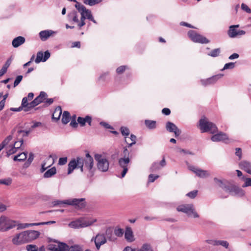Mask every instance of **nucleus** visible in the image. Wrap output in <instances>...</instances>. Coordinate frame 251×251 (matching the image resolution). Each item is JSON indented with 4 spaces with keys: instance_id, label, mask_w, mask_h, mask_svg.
<instances>
[{
    "instance_id": "nucleus-1",
    "label": "nucleus",
    "mask_w": 251,
    "mask_h": 251,
    "mask_svg": "<svg viewBox=\"0 0 251 251\" xmlns=\"http://www.w3.org/2000/svg\"><path fill=\"white\" fill-rule=\"evenodd\" d=\"M214 181L219 187L233 196L242 197L245 195V191L243 189L229 182L222 180L217 178H214Z\"/></svg>"
},
{
    "instance_id": "nucleus-2",
    "label": "nucleus",
    "mask_w": 251,
    "mask_h": 251,
    "mask_svg": "<svg viewBox=\"0 0 251 251\" xmlns=\"http://www.w3.org/2000/svg\"><path fill=\"white\" fill-rule=\"evenodd\" d=\"M75 7L81 14L80 23L79 25V28L85 25L84 21L86 19L89 20L95 24H97V22L94 19L90 10L87 9L83 5L78 2H76Z\"/></svg>"
},
{
    "instance_id": "nucleus-3",
    "label": "nucleus",
    "mask_w": 251,
    "mask_h": 251,
    "mask_svg": "<svg viewBox=\"0 0 251 251\" xmlns=\"http://www.w3.org/2000/svg\"><path fill=\"white\" fill-rule=\"evenodd\" d=\"M95 159L97 162L98 170L101 172H106L108 170L109 161L107 158L100 154H96Z\"/></svg>"
},
{
    "instance_id": "nucleus-4",
    "label": "nucleus",
    "mask_w": 251,
    "mask_h": 251,
    "mask_svg": "<svg viewBox=\"0 0 251 251\" xmlns=\"http://www.w3.org/2000/svg\"><path fill=\"white\" fill-rule=\"evenodd\" d=\"M16 225V221L11 220L4 215L0 217V231H7L15 227Z\"/></svg>"
},
{
    "instance_id": "nucleus-5",
    "label": "nucleus",
    "mask_w": 251,
    "mask_h": 251,
    "mask_svg": "<svg viewBox=\"0 0 251 251\" xmlns=\"http://www.w3.org/2000/svg\"><path fill=\"white\" fill-rule=\"evenodd\" d=\"M176 210L178 212H182L185 213L189 217H192L194 218H198L200 216L196 211L194 206L193 204H185L178 205Z\"/></svg>"
},
{
    "instance_id": "nucleus-6",
    "label": "nucleus",
    "mask_w": 251,
    "mask_h": 251,
    "mask_svg": "<svg viewBox=\"0 0 251 251\" xmlns=\"http://www.w3.org/2000/svg\"><path fill=\"white\" fill-rule=\"evenodd\" d=\"M199 125L202 132L209 131L213 134L215 133L218 130L217 126L214 124L209 122L205 118L201 119Z\"/></svg>"
},
{
    "instance_id": "nucleus-7",
    "label": "nucleus",
    "mask_w": 251,
    "mask_h": 251,
    "mask_svg": "<svg viewBox=\"0 0 251 251\" xmlns=\"http://www.w3.org/2000/svg\"><path fill=\"white\" fill-rule=\"evenodd\" d=\"M82 168L88 170L91 176L94 175V160L89 153L86 154L85 158L82 157Z\"/></svg>"
},
{
    "instance_id": "nucleus-8",
    "label": "nucleus",
    "mask_w": 251,
    "mask_h": 251,
    "mask_svg": "<svg viewBox=\"0 0 251 251\" xmlns=\"http://www.w3.org/2000/svg\"><path fill=\"white\" fill-rule=\"evenodd\" d=\"M188 36L193 42L195 43L201 44H207L209 43V41L206 38L193 30H190L188 31Z\"/></svg>"
},
{
    "instance_id": "nucleus-9",
    "label": "nucleus",
    "mask_w": 251,
    "mask_h": 251,
    "mask_svg": "<svg viewBox=\"0 0 251 251\" xmlns=\"http://www.w3.org/2000/svg\"><path fill=\"white\" fill-rule=\"evenodd\" d=\"M84 200V199H73L67 200L63 201H57L54 202V205H60L62 204H66L71 205L77 206L78 207L81 208L84 206L83 203L82 202Z\"/></svg>"
},
{
    "instance_id": "nucleus-10",
    "label": "nucleus",
    "mask_w": 251,
    "mask_h": 251,
    "mask_svg": "<svg viewBox=\"0 0 251 251\" xmlns=\"http://www.w3.org/2000/svg\"><path fill=\"white\" fill-rule=\"evenodd\" d=\"M82 157H77L76 159L72 160L68 164V174H71L76 168H79L81 172H83L82 168Z\"/></svg>"
},
{
    "instance_id": "nucleus-11",
    "label": "nucleus",
    "mask_w": 251,
    "mask_h": 251,
    "mask_svg": "<svg viewBox=\"0 0 251 251\" xmlns=\"http://www.w3.org/2000/svg\"><path fill=\"white\" fill-rule=\"evenodd\" d=\"M188 168L200 178H206L210 176V174L208 171L201 169L194 166H189Z\"/></svg>"
},
{
    "instance_id": "nucleus-12",
    "label": "nucleus",
    "mask_w": 251,
    "mask_h": 251,
    "mask_svg": "<svg viewBox=\"0 0 251 251\" xmlns=\"http://www.w3.org/2000/svg\"><path fill=\"white\" fill-rule=\"evenodd\" d=\"M130 159L128 156L126 157L120 158L119 159V164L121 168H123L121 173V177H124L128 171L127 166L129 163Z\"/></svg>"
},
{
    "instance_id": "nucleus-13",
    "label": "nucleus",
    "mask_w": 251,
    "mask_h": 251,
    "mask_svg": "<svg viewBox=\"0 0 251 251\" xmlns=\"http://www.w3.org/2000/svg\"><path fill=\"white\" fill-rule=\"evenodd\" d=\"M24 232L26 243L30 242L36 240L40 235V233L36 230H29L25 231Z\"/></svg>"
},
{
    "instance_id": "nucleus-14",
    "label": "nucleus",
    "mask_w": 251,
    "mask_h": 251,
    "mask_svg": "<svg viewBox=\"0 0 251 251\" xmlns=\"http://www.w3.org/2000/svg\"><path fill=\"white\" fill-rule=\"evenodd\" d=\"M223 76V74H218L205 79L201 80V84L204 86L215 84L219 79Z\"/></svg>"
},
{
    "instance_id": "nucleus-15",
    "label": "nucleus",
    "mask_w": 251,
    "mask_h": 251,
    "mask_svg": "<svg viewBox=\"0 0 251 251\" xmlns=\"http://www.w3.org/2000/svg\"><path fill=\"white\" fill-rule=\"evenodd\" d=\"M12 241L13 244L17 245L26 243L25 232L23 231L16 234L13 238Z\"/></svg>"
},
{
    "instance_id": "nucleus-16",
    "label": "nucleus",
    "mask_w": 251,
    "mask_h": 251,
    "mask_svg": "<svg viewBox=\"0 0 251 251\" xmlns=\"http://www.w3.org/2000/svg\"><path fill=\"white\" fill-rule=\"evenodd\" d=\"M94 241L96 248L99 250L102 245L106 242V239L103 234H98L92 241Z\"/></svg>"
},
{
    "instance_id": "nucleus-17",
    "label": "nucleus",
    "mask_w": 251,
    "mask_h": 251,
    "mask_svg": "<svg viewBox=\"0 0 251 251\" xmlns=\"http://www.w3.org/2000/svg\"><path fill=\"white\" fill-rule=\"evenodd\" d=\"M166 128L169 132H174L176 137L179 136L181 134L180 130H179L174 123L171 122L166 123Z\"/></svg>"
},
{
    "instance_id": "nucleus-18",
    "label": "nucleus",
    "mask_w": 251,
    "mask_h": 251,
    "mask_svg": "<svg viewBox=\"0 0 251 251\" xmlns=\"http://www.w3.org/2000/svg\"><path fill=\"white\" fill-rule=\"evenodd\" d=\"M47 97V94L44 92H41L40 95L36 97L33 101L30 102V105L32 108H34L40 103L45 101Z\"/></svg>"
},
{
    "instance_id": "nucleus-19",
    "label": "nucleus",
    "mask_w": 251,
    "mask_h": 251,
    "mask_svg": "<svg viewBox=\"0 0 251 251\" xmlns=\"http://www.w3.org/2000/svg\"><path fill=\"white\" fill-rule=\"evenodd\" d=\"M50 53L48 50L44 52L42 51H39L37 53L36 58L35 60V62L36 63H39L40 62H45L50 57Z\"/></svg>"
},
{
    "instance_id": "nucleus-20",
    "label": "nucleus",
    "mask_w": 251,
    "mask_h": 251,
    "mask_svg": "<svg viewBox=\"0 0 251 251\" xmlns=\"http://www.w3.org/2000/svg\"><path fill=\"white\" fill-rule=\"evenodd\" d=\"M211 139L213 142L225 141L227 142L226 140H228V138L226 134L220 132L218 134L213 135Z\"/></svg>"
},
{
    "instance_id": "nucleus-21",
    "label": "nucleus",
    "mask_w": 251,
    "mask_h": 251,
    "mask_svg": "<svg viewBox=\"0 0 251 251\" xmlns=\"http://www.w3.org/2000/svg\"><path fill=\"white\" fill-rule=\"evenodd\" d=\"M56 33V31L51 30H45L40 32L39 36L43 41L47 40L50 36Z\"/></svg>"
},
{
    "instance_id": "nucleus-22",
    "label": "nucleus",
    "mask_w": 251,
    "mask_h": 251,
    "mask_svg": "<svg viewBox=\"0 0 251 251\" xmlns=\"http://www.w3.org/2000/svg\"><path fill=\"white\" fill-rule=\"evenodd\" d=\"M206 242L213 246H221L226 249H227L229 246L228 242L225 240H208Z\"/></svg>"
},
{
    "instance_id": "nucleus-23",
    "label": "nucleus",
    "mask_w": 251,
    "mask_h": 251,
    "mask_svg": "<svg viewBox=\"0 0 251 251\" xmlns=\"http://www.w3.org/2000/svg\"><path fill=\"white\" fill-rule=\"evenodd\" d=\"M79 219L81 228L90 226L97 221L96 219H88L85 218H80Z\"/></svg>"
},
{
    "instance_id": "nucleus-24",
    "label": "nucleus",
    "mask_w": 251,
    "mask_h": 251,
    "mask_svg": "<svg viewBox=\"0 0 251 251\" xmlns=\"http://www.w3.org/2000/svg\"><path fill=\"white\" fill-rule=\"evenodd\" d=\"M240 168L251 175V163L247 161H243L239 163Z\"/></svg>"
},
{
    "instance_id": "nucleus-25",
    "label": "nucleus",
    "mask_w": 251,
    "mask_h": 251,
    "mask_svg": "<svg viewBox=\"0 0 251 251\" xmlns=\"http://www.w3.org/2000/svg\"><path fill=\"white\" fill-rule=\"evenodd\" d=\"M25 41V38L23 36H18L15 38L12 41V45L14 48H18Z\"/></svg>"
},
{
    "instance_id": "nucleus-26",
    "label": "nucleus",
    "mask_w": 251,
    "mask_h": 251,
    "mask_svg": "<svg viewBox=\"0 0 251 251\" xmlns=\"http://www.w3.org/2000/svg\"><path fill=\"white\" fill-rule=\"evenodd\" d=\"M68 17L70 21L76 23L79 27L80 21L79 20V16L76 11H72L68 14Z\"/></svg>"
},
{
    "instance_id": "nucleus-27",
    "label": "nucleus",
    "mask_w": 251,
    "mask_h": 251,
    "mask_svg": "<svg viewBox=\"0 0 251 251\" xmlns=\"http://www.w3.org/2000/svg\"><path fill=\"white\" fill-rule=\"evenodd\" d=\"M28 100L27 97H24L22 101L21 106L24 108L25 112L30 110L32 108L30 105V102H28Z\"/></svg>"
},
{
    "instance_id": "nucleus-28",
    "label": "nucleus",
    "mask_w": 251,
    "mask_h": 251,
    "mask_svg": "<svg viewBox=\"0 0 251 251\" xmlns=\"http://www.w3.org/2000/svg\"><path fill=\"white\" fill-rule=\"evenodd\" d=\"M125 237L126 239L129 242L134 241V236L132 229L130 227H127L125 233Z\"/></svg>"
},
{
    "instance_id": "nucleus-29",
    "label": "nucleus",
    "mask_w": 251,
    "mask_h": 251,
    "mask_svg": "<svg viewBox=\"0 0 251 251\" xmlns=\"http://www.w3.org/2000/svg\"><path fill=\"white\" fill-rule=\"evenodd\" d=\"M239 25H231L228 31V35L230 38H235L237 36L238 30L235 28L239 27Z\"/></svg>"
},
{
    "instance_id": "nucleus-30",
    "label": "nucleus",
    "mask_w": 251,
    "mask_h": 251,
    "mask_svg": "<svg viewBox=\"0 0 251 251\" xmlns=\"http://www.w3.org/2000/svg\"><path fill=\"white\" fill-rule=\"evenodd\" d=\"M5 150L6 151V156L9 157L10 155L16 153L17 151V149L13 146V145H6Z\"/></svg>"
},
{
    "instance_id": "nucleus-31",
    "label": "nucleus",
    "mask_w": 251,
    "mask_h": 251,
    "mask_svg": "<svg viewBox=\"0 0 251 251\" xmlns=\"http://www.w3.org/2000/svg\"><path fill=\"white\" fill-rule=\"evenodd\" d=\"M125 142L128 144V147H130L136 143V136L133 134H131L129 138L125 137Z\"/></svg>"
},
{
    "instance_id": "nucleus-32",
    "label": "nucleus",
    "mask_w": 251,
    "mask_h": 251,
    "mask_svg": "<svg viewBox=\"0 0 251 251\" xmlns=\"http://www.w3.org/2000/svg\"><path fill=\"white\" fill-rule=\"evenodd\" d=\"M27 152H23L21 153L18 154L17 155H15L13 157V160L14 161H17L19 162L23 161L25 160L27 157Z\"/></svg>"
},
{
    "instance_id": "nucleus-33",
    "label": "nucleus",
    "mask_w": 251,
    "mask_h": 251,
    "mask_svg": "<svg viewBox=\"0 0 251 251\" xmlns=\"http://www.w3.org/2000/svg\"><path fill=\"white\" fill-rule=\"evenodd\" d=\"M61 114V108L60 106H58L55 109L54 111L52 114V118L57 121L60 119Z\"/></svg>"
},
{
    "instance_id": "nucleus-34",
    "label": "nucleus",
    "mask_w": 251,
    "mask_h": 251,
    "mask_svg": "<svg viewBox=\"0 0 251 251\" xmlns=\"http://www.w3.org/2000/svg\"><path fill=\"white\" fill-rule=\"evenodd\" d=\"M57 248L56 251H69V247L65 243L57 242Z\"/></svg>"
},
{
    "instance_id": "nucleus-35",
    "label": "nucleus",
    "mask_w": 251,
    "mask_h": 251,
    "mask_svg": "<svg viewBox=\"0 0 251 251\" xmlns=\"http://www.w3.org/2000/svg\"><path fill=\"white\" fill-rule=\"evenodd\" d=\"M12 135H9L8 136L1 144H0V151L10 142L12 139Z\"/></svg>"
},
{
    "instance_id": "nucleus-36",
    "label": "nucleus",
    "mask_w": 251,
    "mask_h": 251,
    "mask_svg": "<svg viewBox=\"0 0 251 251\" xmlns=\"http://www.w3.org/2000/svg\"><path fill=\"white\" fill-rule=\"evenodd\" d=\"M70 115L69 112L65 111L62 115V122L64 124H67L70 120Z\"/></svg>"
},
{
    "instance_id": "nucleus-37",
    "label": "nucleus",
    "mask_w": 251,
    "mask_h": 251,
    "mask_svg": "<svg viewBox=\"0 0 251 251\" xmlns=\"http://www.w3.org/2000/svg\"><path fill=\"white\" fill-rule=\"evenodd\" d=\"M56 170L55 167H52L47 171L44 174V177L49 178L52 176L56 174Z\"/></svg>"
},
{
    "instance_id": "nucleus-38",
    "label": "nucleus",
    "mask_w": 251,
    "mask_h": 251,
    "mask_svg": "<svg viewBox=\"0 0 251 251\" xmlns=\"http://www.w3.org/2000/svg\"><path fill=\"white\" fill-rule=\"evenodd\" d=\"M51 156H50L49 157L47 158L45 161L42 164L41 168V173H43L44 172H45L48 167H49L50 165H52L53 162L50 163V164H49V165H47V166L46 165V163L50 161H51Z\"/></svg>"
},
{
    "instance_id": "nucleus-39",
    "label": "nucleus",
    "mask_w": 251,
    "mask_h": 251,
    "mask_svg": "<svg viewBox=\"0 0 251 251\" xmlns=\"http://www.w3.org/2000/svg\"><path fill=\"white\" fill-rule=\"evenodd\" d=\"M145 124L149 129H152L156 128V122L151 120H145Z\"/></svg>"
},
{
    "instance_id": "nucleus-40",
    "label": "nucleus",
    "mask_w": 251,
    "mask_h": 251,
    "mask_svg": "<svg viewBox=\"0 0 251 251\" xmlns=\"http://www.w3.org/2000/svg\"><path fill=\"white\" fill-rule=\"evenodd\" d=\"M37 226V224L36 223H25V224H18L17 222V225L16 226H18V229H24L27 227H29L30 226Z\"/></svg>"
},
{
    "instance_id": "nucleus-41",
    "label": "nucleus",
    "mask_w": 251,
    "mask_h": 251,
    "mask_svg": "<svg viewBox=\"0 0 251 251\" xmlns=\"http://www.w3.org/2000/svg\"><path fill=\"white\" fill-rule=\"evenodd\" d=\"M133 251H153V250L150 244H144L140 249H134Z\"/></svg>"
},
{
    "instance_id": "nucleus-42",
    "label": "nucleus",
    "mask_w": 251,
    "mask_h": 251,
    "mask_svg": "<svg viewBox=\"0 0 251 251\" xmlns=\"http://www.w3.org/2000/svg\"><path fill=\"white\" fill-rule=\"evenodd\" d=\"M69 226L71 227L74 228H81L80 227V221H79V219L76 220H75V221L71 222L69 224Z\"/></svg>"
},
{
    "instance_id": "nucleus-43",
    "label": "nucleus",
    "mask_w": 251,
    "mask_h": 251,
    "mask_svg": "<svg viewBox=\"0 0 251 251\" xmlns=\"http://www.w3.org/2000/svg\"><path fill=\"white\" fill-rule=\"evenodd\" d=\"M102 0H84L83 2L87 5L93 6L96 4L100 3Z\"/></svg>"
},
{
    "instance_id": "nucleus-44",
    "label": "nucleus",
    "mask_w": 251,
    "mask_h": 251,
    "mask_svg": "<svg viewBox=\"0 0 251 251\" xmlns=\"http://www.w3.org/2000/svg\"><path fill=\"white\" fill-rule=\"evenodd\" d=\"M34 158V155L32 153H30L29 154V156L27 159V160L24 163V168H27L29 166L31 162H32Z\"/></svg>"
},
{
    "instance_id": "nucleus-45",
    "label": "nucleus",
    "mask_w": 251,
    "mask_h": 251,
    "mask_svg": "<svg viewBox=\"0 0 251 251\" xmlns=\"http://www.w3.org/2000/svg\"><path fill=\"white\" fill-rule=\"evenodd\" d=\"M122 134L125 137H127L130 134V131L128 128L126 126H122L120 128Z\"/></svg>"
},
{
    "instance_id": "nucleus-46",
    "label": "nucleus",
    "mask_w": 251,
    "mask_h": 251,
    "mask_svg": "<svg viewBox=\"0 0 251 251\" xmlns=\"http://www.w3.org/2000/svg\"><path fill=\"white\" fill-rule=\"evenodd\" d=\"M160 168L161 167L159 164V163L154 162L152 164V166L150 168V170L151 172H154L159 170V169H160Z\"/></svg>"
},
{
    "instance_id": "nucleus-47",
    "label": "nucleus",
    "mask_w": 251,
    "mask_h": 251,
    "mask_svg": "<svg viewBox=\"0 0 251 251\" xmlns=\"http://www.w3.org/2000/svg\"><path fill=\"white\" fill-rule=\"evenodd\" d=\"M220 53V49H216L213 50L209 53H208V55L211 56L212 57H217L219 55Z\"/></svg>"
},
{
    "instance_id": "nucleus-48",
    "label": "nucleus",
    "mask_w": 251,
    "mask_h": 251,
    "mask_svg": "<svg viewBox=\"0 0 251 251\" xmlns=\"http://www.w3.org/2000/svg\"><path fill=\"white\" fill-rule=\"evenodd\" d=\"M12 183V179L11 178H7L4 179H0V184H4L7 186L11 185Z\"/></svg>"
},
{
    "instance_id": "nucleus-49",
    "label": "nucleus",
    "mask_w": 251,
    "mask_h": 251,
    "mask_svg": "<svg viewBox=\"0 0 251 251\" xmlns=\"http://www.w3.org/2000/svg\"><path fill=\"white\" fill-rule=\"evenodd\" d=\"M24 140L23 139H21L19 140H17L15 141L13 145L17 150L20 149L23 144Z\"/></svg>"
},
{
    "instance_id": "nucleus-50",
    "label": "nucleus",
    "mask_w": 251,
    "mask_h": 251,
    "mask_svg": "<svg viewBox=\"0 0 251 251\" xmlns=\"http://www.w3.org/2000/svg\"><path fill=\"white\" fill-rule=\"evenodd\" d=\"M54 242L55 243V244H50L48 246V249L49 251H56L57 246V242L55 241H54Z\"/></svg>"
},
{
    "instance_id": "nucleus-51",
    "label": "nucleus",
    "mask_w": 251,
    "mask_h": 251,
    "mask_svg": "<svg viewBox=\"0 0 251 251\" xmlns=\"http://www.w3.org/2000/svg\"><path fill=\"white\" fill-rule=\"evenodd\" d=\"M69 251H83V250L79 246L75 245L70 247Z\"/></svg>"
},
{
    "instance_id": "nucleus-52",
    "label": "nucleus",
    "mask_w": 251,
    "mask_h": 251,
    "mask_svg": "<svg viewBox=\"0 0 251 251\" xmlns=\"http://www.w3.org/2000/svg\"><path fill=\"white\" fill-rule=\"evenodd\" d=\"M27 251H37L38 248L35 245H28L26 247Z\"/></svg>"
},
{
    "instance_id": "nucleus-53",
    "label": "nucleus",
    "mask_w": 251,
    "mask_h": 251,
    "mask_svg": "<svg viewBox=\"0 0 251 251\" xmlns=\"http://www.w3.org/2000/svg\"><path fill=\"white\" fill-rule=\"evenodd\" d=\"M235 67V63L233 62H230L228 63H226L222 70H226V69H231L234 68Z\"/></svg>"
},
{
    "instance_id": "nucleus-54",
    "label": "nucleus",
    "mask_w": 251,
    "mask_h": 251,
    "mask_svg": "<svg viewBox=\"0 0 251 251\" xmlns=\"http://www.w3.org/2000/svg\"><path fill=\"white\" fill-rule=\"evenodd\" d=\"M241 8L243 11L246 12L247 13H251V9L249 7V6L247 4L244 3H242Z\"/></svg>"
},
{
    "instance_id": "nucleus-55",
    "label": "nucleus",
    "mask_w": 251,
    "mask_h": 251,
    "mask_svg": "<svg viewBox=\"0 0 251 251\" xmlns=\"http://www.w3.org/2000/svg\"><path fill=\"white\" fill-rule=\"evenodd\" d=\"M23 79V76L21 75H18L16 77L14 82V87H15L21 82Z\"/></svg>"
},
{
    "instance_id": "nucleus-56",
    "label": "nucleus",
    "mask_w": 251,
    "mask_h": 251,
    "mask_svg": "<svg viewBox=\"0 0 251 251\" xmlns=\"http://www.w3.org/2000/svg\"><path fill=\"white\" fill-rule=\"evenodd\" d=\"M198 194V191L197 190H194L193 191H191L186 194V196L189 197L191 199H194L195 198Z\"/></svg>"
},
{
    "instance_id": "nucleus-57",
    "label": "nucleus",
    "mask_w": 251,
    "mask_h": 251,
    "mask_svg": "<svg viewBox=\"0 0 251 251\" xmlns=\"http://www.w3.org/2000/svg\"><path fill=\"white\" fill-rule=\"evenodd\" d=\"M245 183L242 185L243 187L251 186V178H245Z\"/></svg>"
},
{
    "instance_id": "nucleus-58",
    "label": "nucleus",
    "mask_w": 251,
    "mask_h": 251,
    "mask_svg": "<svg viewBox=\"0 0 251 251\" xmlns=\"http://www.w3.org/2000/svg\"><path fill=\"white\" fill-rule=\"evenodd\" d=\"M159 176L158 175H154L152 174H151L149 176V182H153Z\"/></svg>"
},
{
    "instance_id": "nucleus-59",
    "label": "nucleus",
    "mask_w": 251,
    "mask_h": 251,
    "mask_svg": "<svg viewBox=\"0 0 251 251\" xmlns=\"http://www.w3.org/2000/svg\"><path fill=\"white\" fill-rule=\"evenodd\" d=\"M67 162V157H61L59 159L58 164L60 165H65Z\"/></svg>"
},
{
    "instance_id": "nucleus-60",
    "label": "nucleus",
    "mask_w": 251,
    "mask_h": 251,
    "mask_svg": "<svg viewBox=\"0 0 251 251\" xmlns=\"http://www.w3.org/2000/svg\"><path fill=\"white\" fill-rule=\"evenodd\" d=\"M126 68V66H121L119 67L116 70L117 73L118 74H121L123 73L125 71Z\"/></svg>"
},
{
    "instance_id": "nucleus-61",
    "label": "nucleus",
    "mask_w": 251,
    "mask_h": 251,
    "mask_svg": "<svg viewBox=\"0 0 251 251\" xmlns=\"http://www.w3.org/2000/svg\"><path fill=\"white\" fill-rule=\"evenodd\" d=\"M31 130H32L31 128H29L28 130H21L18 131V133L19 134H20V133L23 132V133H25V134L23 135L24 136H27L30 133Z\"/></svg>"
},
{
    "instance_id": "nucleus-62",
    "label": "nucleus",
    "mask_w": 251,
    "mask_h": 251,
    "mask_svg": "<svg viewBox=\"0 0 251 251\" xmlns=\"http://www.w3.org/2000/svg\"><path fill=\"white\" fill-rule=\"evenodd\" d=\"M236 155L239 157V159H240L242 157V151L241 149L239 148H237L236 149Z\"/></svg>"
},
{
    "instance_id": "nucleus-63",
    "label": "nucleus",
    "mask_w": 251,
    "mask_h": 251,
    "mask_svg": "<svg viewBox=\"0 0 251 251\" xmlns=\"http://www.w3.org/2000/svg\"><path fill=\"white\" fill-rule=\"evenodd\" d=\"M77 122L81 126H84V125L86 123L85 121H84V118H82V117H79L78 118Z\"/></svg>"
},
{
    "instance_id": "nucleus-64",
    "label": "nucleus",
    "mask_w": 251,
    "mask_h": 251,
    "mask_svg": "<svg viewBox=\"0 0 251 251\" xmlns=\"http://www.w3.org/2000/svg\"><path fill=\"white\" fill-rule=\"evenodd\" d=\"M162 112L165 115H169L171 113L170 110L168 108H164L162 110Z\"/></svg>"
}]
</instances>
